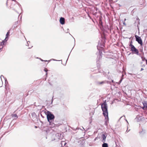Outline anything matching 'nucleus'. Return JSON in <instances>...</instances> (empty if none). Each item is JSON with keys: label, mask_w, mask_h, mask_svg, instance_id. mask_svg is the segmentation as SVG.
<instances>
[{"label": "nucleus", "mask_w": 147, "mask_h": 147, "mask_svg": "<svg viewBox=\"0 0 147 147\" xmlns=\"http://www.w3.org/2000/svg\"><path fill=\"white\" fill-rule=\"evenodd\" d=\"M101 108L103 111V115L105 117V124H107L109 121L108 113L107 106L106 102H104L101 105Z\"/></svg>", "instance_id": "nucleus-1"}, {"label": "nucleus", "mask_w": 147, "mask_h": 147, "mask_svg": "<svg viewBox=\"0 0 147 147\" xmlns=\"http://www.w3.org/2000/svg\"><path fill=\"white\" fill-rule=\"evenodd\" d=\"M47 117L48 121L50 123L53 121L55 118V116L50 112H48L47 115Z\"/></svg>", "instance_id": "nucleus-2"}, {"label": "nucleus", "mask_w": 147, "mask_h": 147, "mask_svg": "<svg viewBox=\"0 0 147 147\" xmlns=\"http://www.w3.org/2000/svg\"><path fill=\"white\" fill-rule=\"evenodd\" d=\"M63 135L61 134L58 133L55 134V138L54 139V140L58 141L62 139L63 138Z\"/></svg>", "instance_id": "nucleus-3"}, {"label": "nucleus", "mask_w": 147, "mask_h": 147, "mask_svg": "<svg viewBox=\"0 0 147 147\" xmlns=\"http://www.w3.org/2000/svg\"><path fill=\"white\" fill-rule=\"evenodd\" d=\"M130 47H131V51L134 53L138 55L139 51L138 49H137L135 47L132 45L131 43H130Z\"/></svg>", "instance_id": "nucleus-4"}, {"label": "nucleus", "mask_w": 147, "mask_h": 147, "mask_svg": "<svg viewBox=\"0 0 147 147\" xmlns=\"http://www.w3.org/2000/svg\"><path fill=\"white\" fill-rule=\"evenodd\" d=\"M135 36L136 38V40L137 41L138 43L140 44V45H142L143 43L141 38L137 35H135Z\"/></svg>", "instance_id": "nucleus-5"}, {"label": "nucleus", "mask_w": 147, "mask_h": 147, "mask_svg": "<svg viewBox=\"0 0 147 147\" xmlns=\"http://www.w3.org/2000/svg\"><path fill=\"white\" fill-rule=\"evenodd\" d=\"M106 134H102L101 136V141L102 142H105L106 141V138L107 137Z\"/></svg>", "instance_id": "nucleus-6"}, {"label": "nucleus", "mask_w": 147, "mask_h": 147, "mask_svg": "<svg viewBox=\"0 0 147 147\" xmlns=\"http://www.w3.org/2000/svg\"><path fill=\"white\" fill-rule=\"evenodd\" d=\"M78 143L79 146H84L85 144V141L84 140H80L78 142Z\"/></svg>", "instance_id": "nucleus-7"}, {"label": "nucleus", "mask_w": 147, "mask_h": 147, "mask_svg": "<svg viewBox=\"0 0 147 147\" xmlns=\"http://www.w3.org/2000/svg\"><path fill=\"white\" fill-rule=\"evenodd\" d=\"M59 21L61 24H64L65 23V19L64 18L61 17Z\"/></svg>", "instance_id": "nucleus-8"}, {"label": "nucleus", "mask_w": 147, "mask_h": 147, "mask_svg": "<svg viewBox=\"0 0 147 147\" xmlns=\"http://www.w3.org/2000/svg\"><path fill=\"white\" fill-rule=\"evenodd\" d=\"M14 1L13 3H15L17 6H19V4L18 3V2H16L15 0H7V1L6 2V5H7L8 3L9 2L11 1Z\"/></svg>", "instance_id": "nucleus-9"}, {"label": "nucleus", "mask_w": 147, "mask_h": 147, "mask_svg": "<svg viewBox=\"0 0 147 147\" xmlns=\"http://www.w3.org/2000/svg\"><path fill=\"white\" fill-rule=\"evenodd\" d=\"M143 107V109H147V101H144L142 102Z\"/></svg>", "instance_id": "nucleus-10"}, {"label": "nucleus", "mask_w": 147, "mask_h": 147, "mask_svg": "<svg viewBox=\"0 0 147 147\" xmlns=\"http://www.w3.org/2000/svg\"><path fill=\"white\" fill-rule=\"evenodd\" d=\"M135 119L137 121H139L141 120V117L139 115H138Z\"/></svg>", "instance_id": "nucleus-11"}, {"label": "nucleus", "mask_w": 147, "mask_h": 147, "mask_svg": "<svg viewBox=\"0 0 147 147\" xmlns=\"http://www.w3.org/2000/svg\"><path fill=\"white\" fill-rule=\"evenodd\" d=\"M2 77H3L4 79V80H5V88L6 86V84H8V82L7 81V79L6 78H5L2 75H1V79L2 81Z\"/></svg>", "instance_id": "nucleus-12"}, {"label": "nucleus", "mask_w": 147, "mask_h": 147, "mask_svg": "<svg viewBox=\"0 0 147 147\" xmlns=\"http://www.w3.org/2000/svg\"><path fill=\"white\" fill-rule=\"evenodd\" d=\"M67 144V143L64 141H61V144L62 147L64 146H65L66 144Z\"/></svg>", "instance_id": "nucleus-13"}, {"label": "nucleus", "mask_w": 147, "mask_h": 147, "mask_svg": "<svg viewBox=\"0 0 147 147\" xmlns=\"http://www.w3.org/2000/svg\"><path fill=\"white\" fill-rule=\"evenodd\" d=\"M102 145V147H108V144L107 143L103 142Z\"/></svg>", "instance_id": "nucleus-14"}, {"label": "nucleus", "mask_w": 147, "mask_h": 147, "mask_svg": "<svg viewBox=\"0 0 147 147\" xmlns=\"http://www.w3.org/2000/svg\"><path fill=\"white\" fill-rule=\"evenodd\" d=\"M12 117H16V118H13V119H16L17 118H18V116H17V115L16 114H12L11 115Z\"/></svg>", "instance_id": "nucleus-15"}, {"label": "nucleus", "mask_w": 147, "mask_h": 147, "mask_svg": "<svg viewBox=\"0 0 147 147\" xmlns=\"http://www.w3.org/2000/svg\"><path fill=\"white\" fill-rule=\"evenodd\" d=\"M9 35V34L7 33L6 35V37L5 39V41H7L8 38V36Z\"/></svg>", "instance_id": "nucleus-16"}, {"label": "nucleus", "mask_w": 147, "mask_h": 147, "mask_svg": "<svg viewBox=\"0 0 147 147\" xmlns=\"http://www.w3.org/2000/svg\"><path fill=\"white\" fill-rule=\"evenodd\" d=\"M5 42V39L4 40H3L1 43V46H3V45H4V43Z\"/></svg>", "instance_id": "nucleus-17"}, {"label": "nucleus", "mask_w": 147, "mask_h": 147, "mask_svg": "<svg viewBox=\"0 0 147 147\" xmlns=\"http://www.w3.org/2000/svg\"><path fill=\"white\" fill-rule=\"evenodd\" d=\"M106 83V81H103L100 82H99L98 84H102Z\"/></svg>", "instance_id": "nucleus-18"}, {"label": "nucleus", "mask_w": 147, "mask_h": 147, "mask_svg": "<svg viewBox=\"0 0 147 147\" xmlns=\"http://www.w3.org/2000/svg\"><path fill=\"white\" fill-rule=\"evenodd\" d=\"M69 31V29L67 28L66 30H65L64 31L66 33H67Z\"/></svg>", "instance_id": "nucleus-19"}, {"label": "nucleus", "mask_w": 147, "mask_h": 147, "mask_svg": "<svg viewBox=\"0 0 147 147\" xmlns=\"http://www.w3.org/2000/svg\"><path fill=\"white\" fill-rule=\"evenodd\" d=\"M99 46V45L98 44V46ZM100 47L102 48L103 47H104V45L103 44H102L101 45H100Z\"/></svg>", "instance_id": "nucleus-20"}, {"label": "nucleus", "mask_w": 147, "mask_h": 147, "mask_svg": "<svg viewBox=\"0 0 147 147\" xmlns=\"http://www.w3.org/2000/svg\"><path fill=\"white\" fill-rule=\"evenodd\" d=\"M44 71H45V72H46V75H47V71H48L47 69L46 68H45L44 69Z\"/></svg>", "instance_id": "nucleus-21"}, {"label": "nucleus", "mask_w": 147, "mask_h": 147, "mask_svg": "<svg viewBox=\"0 0 147 147\" xmlns=\"http://www.w3.org/2000/svg\"><path fill=\"white\" fill-rule=\"evenodd\" d=\"M52 60H53V61H62V60H57L55 59H52Z\"/></svg>", "instance_id": "nucleus-22"}, {"label": "nucleus", "mask_w": 147, "mask_h": 147, "mask_svg": "<svg viewBox=\"0 0 147 147\" xmlns=\"http://www.w3.org/2000/svg\"><path fill=\"white\" fill-rule=\"evenodd\" d=\"M122 79H121L120 80V81H119V83H120L121 82H122Z\"/></svg>", "instance_id": "nucleus-23"}, {"label": "nucleus", "mask_w": 147, "mask_h": 147, "mask_svg": "<svg viewBox=\"0 0 147 147\" xmlns=\"http://www.w3.org/2000/svg\"><path fill=\"white\" fill-rule=\"evenodd\" d=\"M10 33V30H9V31H8V32H7V34H9Z\"/></svg>", "instance_id": "nucleus-24"}, {"label": "nucleus", "mask_w": 147, "mask_h": 147, "mask_svg": "<svg viewBox=\"0 0 147 147\" xmlns=\"http://www.w3.org/2000/svg\"><path fill=\"white\" fill-rule=\"evenodd\" d=\"M40 59L42 61H44V60H42V59H41V58H40L39 59Z\"/></svg>", "instance_id": "nucleus-25"}, {"label": "nucleus", "mask_w": 147, "mask_h": 147, "mask_svg": "<svg viewBox=\"0 0 147 147\" xmlns=\"http://www.w3.org/2000/svg\"><path fill=\"white\" fill-rule=\"evenodd\" d=\"M44 61H47V60H44ZM48 61L49 62V61H50V60H49V61Z\"/></svg>", "instance_id": "nucleus-26"}, {"label": "nucleus", "mask_w": 147, "mask_h": 147, "mask_svg": "<svg viewBox=\"0 0 147 147\" xmlns=\"http://www.w3.org/2000/svg\"><path fill=\"white\" fill-rule=\"evenodd\" d=\"M143 69H143L142 68L141 69V71H142L143 70Z\"/></svg>", "instance_id": "nucleus-27"}, {"label": "nucleus", "mask_w": 147, "mask_h": 147, "mask_svg": "<svg viewBox=\"0 0 147 147\" xmlns=\"http://www.w3.org/2000/svg\"><path fill=\"white\" fill-rule=\"evenodd\" d=\"M3 48V46H2V47L1 48L0 47V49H2Z\"/></svg>", "instance_id": "nucleus-28"}, {"label": "nucleus", "mask_w": 147, "mask_h": 147, "mask_svg": "<svg viewBox=\"0 0 147 147\" xmlns=\"http://www.w3.org/2000/svg\"><path fill=\"white\" fill-rule=\"evenodd\" d=\"M112 82L113 83V82H114V81H113V80H112Z\"/></svg>", "instance_id": "nucleus-29"}, {"label": "nucleus", "mask_w": 147, "mask_h": 147, "mask_svg": "<svg viewBox=\"0 0 147 147\" xmlns=\"http://www.w3.org/2000/svg\"><path fill=\"white\" fill-rule=\"evenodd\" d=\"M28 42H30L28 41V42H27V44H28Z\"/></svg>", "instance_id": "nucleus-30"}, {"label": "nucleus", "mask_w": 147, "mask_h": 147, "mask_svg": "<svg viewBox=\"0 0 147 147\" xmlns=\"http://www.w3.org/2000/svg\"><path fill=\"white\" fill-rule=\"evenodd\" d=\"M69 56H68V57H69ZM68 58L67 59V60H68Z\"/></svg>", "instance_id": "nucleus-31"}, {"label": "nucleus", "mask_w": 147, "mask_h": 147, "mask_svg": "<svg viewBox=\"0 0 147 147\" xmlns=\"http://www.w3.org/2000/svg\"><path fill=\"white\" fill-rule=\"evenodd\" d=\"M126 120V121H127V123H128V121H127V120Z\"/></svg>", "instance_id": "nucleus-32"}, {"label": "nucleus", "mask_w": 147, "mask_h": 147, "mask_svg": "<svg viewBox=\"0 0 147 147\" xmlns=\"http://www.w3.org/2000/svg\"><path fill=\"white\" fill-rule=\"evenodd\" d=\"M96 140V138L94 139V141H95Z\"/></svg>", "instance_id": "nucleus-33"}, {"label": "nucleus", "mask_w": 147, "mask_h": 147, "mask_svg": "<svg viewBox=\"0 0 147 147\" xmlns=\"http://www.w3.org/2000/svg\"><path fill=\"white\" fill-rule=\"evenodd\" d=\"M82 128H83V129H84V127H82Z\"/></svg>", "instance_id": "nucleus-34"}, {"label": "nucleus", "mask_w": 147, "mask_h": 147, "mask_svg": "<svg viewBox=\"0 0 147 147\" xmlns=\"http://www.w3.org/2000/svg\"><path fill=\"white\" fill-rule=\"evenodd\" d=\"M35 127L36 128V127H36V126H35Z\"/></svg>", "instance_id": "nucleus-35"}]
</instances>
